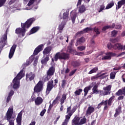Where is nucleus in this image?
Masks as SVG:
<instances>
[{"instance_id": "obj_60", "label": "nucleus", "mask_w": 125, "mask_h": 125, "mask_svg": "<svg viewBox=\"0 0 125 125\" xmlns=\"http://www.w3.org/2000/svg\"><path fill=\"white\" fill-rule=\"evenodd\" d=\"M11 99V96L8 95L7 97V100H6V102H7V103H8V102H9V101H10Z\"/></svg>"}, {"instance_id": "obj_37", "label": "nucleus", "mask_w": 125, "mask_h": 125, "mask_svg": "<svg viewBox=\"0 0 125 125\" xmlns=\"http://www.w3.org/2000/svg\"><path fill=\"white\" fill-rule=\"evenodd\" d=\"M58 99H59V97H57L55 100H54V101L53 102V104H50L49 107V109H51L52 108V107L53 106V105H55V104L56 103H57V100H58Z\"/></svg>"}, {"instance_id": "obj_3", "label": "nucleus", "mask_w": 125, "mask_h": 125, "mask_svg": "<svg viewBox=\"0 0 125 125\" xmlns=\"http://www.w3.org/2000/svg\"><path fill=\"white\" fill-rule=\"evenodd\" d=\"M86 122V118H85V117H75L72 121V123L73 125H84Z\"/></svg>"}, {"instance_id": "obj_55", "label": "nucleus", "mask_w": 125, "mask_h": 125, "mask_svg": "<svg viewBox=\"0 0 125 125\" xmlns=\"http://www.w3.org/2000/svg\"><path fill=\"white\" fill-rule=\"evenodd\" d=\"M10 7L11 9H12L13 11L17 10V6H11Z\"/></svg>"}, {"instance_id": "obj_32", "label": "nucleus", "mask_w": 125, "mask_h": 125, "mask_svg": "<svg viewBox=\"0 0 125 125\" xmlns=\"http://www.w3.org/2000/svg\"><path fill=\"white\" fill-rule=\"evenodd\" d=\"M92 86V84H91L89 86L86 87L84 89V96H86V94H87V93L88 92V91L90 90V88H91Z\"/></svg>"}, {"instance_id": "obj_24", "label": "nucleus", "mask_w": 125, "mask_h": 125, "mask_svg": "<svg viewBox=\"0 0 125 125\" xmlns=\"http://www.w3.org/2000/svg\"><path fill=\"white\" fill-rule=\"evenodd\" d=\"M93 112H94V107L92 106H89L87 109L86 114L90 115L92 113H93Z\"/></svg>"}, {"instance_id": "obj_5", "label": "nucleus", "mask_w": 125, "mask_h": 125, "mask_svg": "<svg viewBox=\"0 0 125 125\" xmlns=\"http://www.w3.org/2000/svg\"><path fill=\"white\" fill-rule=\"evenodd\" d=\"M114 98V97H111L108 101H105L104 102L103 101L102 102H101V103H100L97 107L98 109H99V108H100V107H101L102 105H105V106L104 107V110H106V109H107L108 108V106H107V104H108V105L109 106H111V105L112 104V100Z\"/></svg>"}, {"instance_id": "obj_14", "label": "nucleus", "mask_w": 125, "mask_h": 125, "mask_svg": "<svg viewBox=\"0 0 125 125\" xmlns=\"http://www.w3.org/2000/svg\"><path fill=\"white\" fill-rule=\"evenodd\" d=\"M22 115H23V112H22V111H21L18 115L16 120L17 123L19 125H21V124H22Z\"/></svg>"}, {"instance_id": "obj_38", "label": "nucleus", "mask_w": 125, "mask_h": 125, "mask_svg": "<svg viewBox=\"0 0 125 125\" xmlns=\"http://www.w3.org/2000/svg\"><path fill=\"white\" fill-rule=\"evenodd\" d=\"M67 114H68L67 115V116H69V113H70L71 114H72V115H73V113H74L75 112V111H76L75 109H72V110H71V106L68 107L67 108Z\"/></svg>"}, {"instance_id": "obj_9", "label": "nucleus", "mask_w": 125, "mask_h": 125, "mask_svg": "<svg viewBox=\"0 0 125 125\" xmlns=\"http://www.w3.org/2000/svg\"><path fill=\"white\" fill-rule=\"evenodd\" d=\"M54 71H55L54 67H51L49 68L47 72V76L45 81H48V80L51 78V76L53 75V74H54Z\"/></svg>"}, {"instance_id": "obj_36", "label": "nucleus", "mask_w": 125, "mask_h": 125, "mask_svg": "<svg viewBox=\"0 0 125 125\" xmlns=\"http://www.w3.org/2000/svg\"><path fill=\"white\" fill-rule=\"evenodd\" d=\"M114 4H115V2L113 1L111 2L106 5L105 9H110V8H112V7L114 6Z\"/></svg>"}, {"instance_id": "obj_20", "label": "nucleus", "mask_w": 125, "mask_h": 125, "mask_svg": "<svg viewBox=\"0 0 125 125\" xmlns=\"http://www.w3.org/2000/svg\"><path fill=\"white\" fill-rule=\"evenodd\" d=\"M42 101H43L42 98V97H38L35 99V103L36 105H41V104L42 103Z\"/></svg>"}, {"instance_id": "obj_11", "label": "nucleus", "mask_w": 125, "mask_h": 125, "mask_svg": "<svg viewBox=\"0 0 125 125\" xmlns=\"http://www.w3.org/2000/svg\"><path fill=\"white\" fill-rule=\"evenodd\" d=\"M53 88V81H51L49 82L47 85V88L46 90V94H49V92L51 91V89Z\"/></svg>"}, {"instance_id": "obj_33", "label": "nucleus", "mask_w": 125, "mask_h": 125, "mask_svg": "<svg viewBox=\"0 0 125 125\" xmlns=\"http://www.w3.org/2000/svg\"><path fill=\"white\" fill-rule=\"evenodd\" d=\"M125 4V0H121L118 2V8H121L122 7V5H124Z\"/></svg>"}, {"instance_id": "obj_59", "label": "nucleus", "mask_w": 125, "mask_h": 125, "mask_svg": "<svg viewBox=\"0 0 125 125\" xmlns=\"http://www.w3.org/2000/svg\"><path fill=\"white\" fill-rule=\"evenodd\" d=\"M13 94H14V91H13V90H11L10 92L9 93V96H12V95H13Z\"/></svg>"}, {"instance_id": "obj_49", "label": "nucleus", "mask_w": 125, "mask_h": 125, "mask_svg": "<svg viewBox=\"0 0 125 125\" xmlns=\"http://www.w3.org/2000/svg\"><path fill=\"white\" fill-rule=\"evenodd\" d=\"M94 32L96 33L97 35H99V34H100V30H99V29H98L97 27L95 28Z\"/></svg>"}, {"instance_id": "obj_57", "label": "nucleus", "mask_w": 125, "mask_h": 125, "mask_svg": "<svg viewBox=\"0 0 125 125\" xmlns=\"http://www.w3.org/2000/svg\"><path fill=\"white\" fill-rule=\"evenodd\" d=\"M65 84H66V81H65V80H62V87H64Z\"/></svg>"}, {"instance_id": "obj_7", "label": "nucleus", "mask_w": 125, "mask_h": 125, "mask_svg": "<svg viewBox=\"0 0 125 125\" xmlns=\"http://www.w3.org/2000/svg\"><path fill=\"white\" fill-rule=\"evenodd\" d=\"M43 89V85H42V82L39 81L34 88V92H36L37 93L41 92V91H42Z\"/></svg>"}, {"instance_id": "obj_30", "label": "nucleus", "mask_w": 125, "mask_h": 125, "mask_svg": "<svg viewBox=\"0 0 125 125\" xmlns=\"http://www.w3.org/2000/svg\"><path fill=\"white\" fill-rule=\"evenodd\" d=\"M66 98L67 95H66L65 94H63L62 95V98L61 99V105H62L64 104V102H65V100H66Z\"/></svg>"}, {"instance_id": "obj_15", "label": "nucleus", "mask_w": 125, "mask_h": 125, "mask_svg": "<svg viewBox=\"0 0 125 125\" xmlns=\"http://www.w3.org/2000/svg\"><path fill=\"white\" fill-rule=\"evenodd\" d=\"M35 78V74L33 73H27L26 75V81H33Z\"/></svg>"}, {"instance_id": "obj_25", "label": "nucleus", "mask_w": 125, "mask_h": 125, "mask_svg": "<svg viewBox=\"0 0 125 125\" xmlns=\"http://www.w3.org/2000/svg\"><path fill=\"white\" fill-rule=\"evenodd\" d=\"M71 116H72V113H69V115L66 116V119L64 122L62 123V125H67V123H68V121H69L70 118H71Z\"/></svg>"}, {"instance_id": "obj_31", "label": "nucleus", "mask_w": 125, "mask_h": 125, "mask_svg": "<svg viewBox=\"0 0 125 125\" xmlns=\"http://www.w3.org/2000/svg\"><path fill=\"white\" fill-rule=\"evenodd\" d=\"M115 27V23H113L112 25H107L103 28V31H106L108 29H112Z\"/></svg>"}, {"instance_id": "obj_19", "label": "nucleus", "mask_w": 125, "mask_h": 125, "mask_svg": "<svg viewBox=\"0 0 125 125\" xmlns=\"http://www.w3.org/2000/svg\"><path fill=\"white\" fill-rule=\"evenodd\" d=\"M85 42V39L83 37H82L81 38H78L77 40V43L76 44V46H78L79 44H81V43H83Z\"/></svg>"}, {"instance_id": "obj_29", "label": "nucleus", "mask_w": 125, "mask_h": 125, "mask_svg": "<svg viewBox=\"0 0 125 125\" xmlns=\"http://www.w3.org/2000/svg\"><path fill=\"white\" fill-rule=\"evenodd\" d=\"M66 22L65 21H62V23L59 25V30L60 32V33L62 32V30H63L64 28V26L66 25Z\"/></svg>"}, {"instance_id": "obj_53", "label": "nucleus", "mask_w": 125, "mask_h": 125, "mask_svg": "<svg viewBox=\"0 0 125 125\" xmlns=\"http://www.w3.org/2000/svg\"><path fill=\"white\" fill-rule=\"evenodd\" d=\"M77 71V69H74L73 70H72L70 73L69 76L70 77H71V76H73V75H74V74H75V73H76V71Z\"/></svg>"}, {"instance_id": "obj_18", "label": "nucleus", "mask_w": 125, "mask_h": 125, "mask_svg": "<svg viewBox=\"0 0 125 125\" xmlns=\"http://www.w3.org/2000/svg\"><path fill=\"white\" fill-rule=\"evenodd\" d=\"M68 18H69V13L67 11H66L63 14L62 19L63 21H62L65 22L67 23V21H69Z\"/></svg>"}, {"instance_id": "obj_10", "label": "nucleus", "mask_w": 125, "mask_h": 125, "mask_svg": "<svg viewBox=\"0 0 125 125\" xmlns=\"http://www.w3.org/2000/svg\"><path fill=\"white\" fill-rule=\"evenodd\" d=\"M17 47V45L15 44H14L11 47L9 53V59H11L13 57V55H14V53L15 52V50L16 49Z\"/></svg>"}, {"instance_id": "obj_43", "label": "nucleus", "mask_w": 125, "mask_h": 125, "mask_svg": "<svg viewBox=\"0 0 125 125\" xmlns=\"http://www.w3.org/2000/svg\"><path fill=\"white\" fill-rule=\"evenodd\" d=\"M83 91V89H79L75 92V95H80V93Z\"/></svg>"}, {"instance_id": "obj_35", "label": "nucleus", "mask_w": 125, "mask_h": 125, "mask_svg": "<svg viewBox=\"0 0 125 125\" xmlns=\"http://www.w3.org/2000/svg\"><path fill=\"white\" fill-rule=\"evenodd\" d=\"M99 93H100V96H105V95H108L109 94V92H105L103 91V90H100L99 91Z\"/></svg>"}, {"instance_id": "obj_45", "label": "nucleus", "mask_w": 125, "mask_h": 125, "mask_svg": "<svg viewBox=\"0 0 125 125\" xmlns=\"http://www.w3.org/2000/svg\"><path fill=\"white\" fill-rule=\"evenodd\" d=\"M115 77H116V72H111L110 74V79L114 80V79H115Z\"/></svg>"}, {"instance_id": "obj_28", "label": "nucleus", "mask_w": 125, "mask_h": 125, "mask_svg": "<svg viewBox=\"0 0 125 125\" xmlns=\"http://www.w3.org/2000/svg\"><path fill=\"white\" fill-rule=\"evenodd\" d=\"M122 107L121 106H119L118 108L116 109V113L114 114V117H118V115L119 114H121L122 113Z\"/></svg>"}, {"instance_id": "obj_22", "label": "nucleus", "mask_w": 125, "mask_h": 125, "mask_svg": "<svg viewBox=\"0 0 125 125\" xmlns=\"http://www.w3.org/2000/svg\"><path fill=\"white\" fill-rule=\"evenodd\" d=\"M112 88V85H109L106 87H104L103 89L105 92H109L108 95L111 93V89Z\"/></svg>"}, {"instance_id": "obj_26", "label": "nucleus", "mask_w": 125, "mask_h": 125, "mask_svg": "<svg viewBox=\"0 0 125 125\" xmlns=\"http://www.w3.org/2000/svg\"><path fill=\"white\" fill-rule=\"evenodd\" d=\"M49 61V57L48 56H47L45 58H43L42 60L41 61L42 63V65H45L46 63H47V61Z\"/></svg>"}, {"instance_id": "obj_44", "label": "nucleus", "mask_w": 125, "mask_h": 125, "mask_svg": "<svg viewBox=\"0 0 125 125\" xmlns=\"http://www.w3.org/2000/svg\"><path fill=\"white\" fill-rule=\"evenodd\" d=\"M118 34V31L116 30H113L111 32V37H116Z\"/></svg>"}, {"instance_id": "obj_4", "label": "nucleus", "mask_w": 125, "mask_h": 125, "mask_svg": "<svg viewBox=\"0 0 125 125\" xmlns=\"http://www.w3.org/2000/svg\"><path fill=\"white\" fill-rule=\"evenodd\" d=\"M69 58V55L62 53L60 54V53H57L55 56L54 59L55 61H57L58 59H68Z\"/></svg>"}, {"instance_id": "obj_64", "label": "nucleus", "mask_w": 125, "mask_h": 125, "mask_svg": "<svg viewBox=\"0 0 125 125\" xmlns=\"http://www.w3.org/2000/svg\"><path fill=\"white\" fill-rule=\"evenodd\" d=\"M81 4H82V0H78L77 6H79V5H81Z\"/></svg>"}, {"instance_id": "obj_61", "label": "nucleus", "mask_w": 125, "mask_h": 125, "mask_svg": "<svg viewBox=\"0 0 125 125\" xmlns=\"http://www.w3.org/2000/svg\"><path fill=\"white\" fill-rule=\"evenodd\" d=\"M16 1V0H11L9 2V4L10 5H11V4H13V3H14V2H15V1Z\"/></svg>"}, {"instance_id": "obj_54", "label": "nucleus", "mask_w": 125, "mask_h": 125, "mask_svg": "<svg viewBox=\"0 0 125 125\" xmlns=\"http://www.w3.org/2000/svg\"><path fill=\"white\" fill-rule=\"evenodd\" d=\"M45 112H46V110L45 109H43L40 113V116H41V117H42L44 114L45 113Z\"/></svg>"}, {"instance_id": "obj_42", "label": "nucleus", "mask_w": 125, "mask_h": 125, "mask_svg": "<svg viewBox=\"0 0 125 125\" xmlns=\"http://www.w3.org/2000/svg\"><path fill=\"white\" fill-rule=\"evenodd\" d=\"M77 17V13H75L73 16L71 17V20L72 21L73 24L75 23V21L76 20V18Z\"/></svg>"}, {"instance_id": "obj_27", "label": "nucleus", "mask_w": 125, "mask_h": 125, "mask_svg": "<svg viewBox=\"0 0 125 125\" xmlns=\"http://www.w3.org/2000/svg\"><path fill=\"white\" fill-rule=\"evenodd\" d=\"M86 10V9L85 8V6L84 5H82L79 8V13H83Z\"/></svg>"}, {"instance_id": "obj_58", "label": "nucleus", "mask_w": 125, "mask_h": 125, "mask_svg": "<svg viewBox=\"0 0 125 125\" xmlns=\"http://www.w3.org/2000/svg\"><path fill=\"white\" fill-rule=\"evenodd\" d=\"M38 59H39V58H35V60L34 61V63L33 64L34 66H36L37 65V63H38Z\"/></svg>"}, {"instance_id": "obj_34", "label": "nucleus", "mask_w": 125, "mask_h": 125, "mask_svg": "<svg viewBox=\"0 0 125 125\" xmlns=\"http://www.w3.org/2000/svg\"><path fill=\"white\" fill-rule=\"evenodd\" d=\"M92 29L90 27H87L83 29V31H80L78 32L77 34H83V33H86V32H89V31H91Z\"/></svg>"}, {"instance_id": "obj_56", "label": "nucleus", "mask_w": 125, "mask_h": 125, "mask_svg": "<svg viewBox=\"0 0 125 125\" xmlns=\"http://www.w3.org/2000/svg\"><path fill=\"white\" fill-rule=\"evenodd\" d=\"M36 96L35 95V94H33L32 97H31V101H35L36 100Z\"/></svg>"}, {"instance_id": "obj_23", "label": "nucleus", "mask_w": 125, "mask_h": 125, "mask_svg": "<svg viewBox=\"0 0 125 125\" xmlns=\"http://www.w3.org/2000/svg\"><path fill=\"white\" fill-rule=\"evenodd\" d=\"M40 30V27L39 26L34 27L31 30L29 34V35H32L33 34H35V33H37V31Z\"/></svg>"}, {"instance_id": "obj_39", "label": "nucleus", "mask_w": 125, "mask_h": 125, "mask_svg": "<svg viewBox=\"0 0 125 125\" xmlns=\"http://www.w3.org/2000/svg\"><path fill=\"white\" fill-rule=\"evenodd\" d=\"M92 90L94 94H97V93H98L99 92L98 90L97 89V85L94 86Z\"/></svg>"}, {"instance_id": "obj_17", "label": "nucleus", "mask_w": 125, "mask_h": 125, "mask_svg": "<svg viewBox=\"0 0 125 125\" xmlns=\"http://www.w3.org/2000/svg\"><path fill=\"white\" fill-rule=\"evenodd\" d=\"M114 49H122L123 50H125V45H123L120 43H116L114 46Z\"/></svg>"}, {"instance_id": "obj_41", "label": "nucleus", "mask_w": 125, "mask_h": 125, "mask_svg": "<svg viewBox=\"0 0 125 125\" xmlns=\"http://www.w3.org/2000/svg\"><path fill=\"white\" fill-rule=\"evenodd\" d=\"M98 70V68L97 67H95L91 71H89V74H93V73H96Z\"/></svg>"}, {"instance_id": "obj_13", "label": "nucleus", "mask_w": 125, "mask_h": 125, "mask_svg": "<svg viewBox=\"0 0 125 125\" xmlns=\"http://www.w3.org/2000/svg\"><path fill=\"white\" fill-rule=\"evenodd\" d=\"M44 45L43 44L39 45L34 50V55H37L39 52H41V51L42 50V47H43Z\"/></svg>"}, {"instance_id": "obj_52", "label": "nucleus", "mask_w": 125, "mask_h": 125, "mask_svg": "<svg viewBox=\"0 0 125 125\" xmlns=\"http://www.w3.org/2000/svg\"><path fill=\"white\" fill-rule=\"evenodd\" d=\"M67 50L68 52H70V53L74 51V50L72 48L71 46H68Z\"/></svg>"}, {"instance_id": "obj_46", "label": "nucleus", "mask_w": 125, "mask_h": 125, "mask_svg": "<svg viewBox=\"0 0 125 125\" xmlns=\"http://www.w3.org/2000/svg\"><path fill=\"white\" fill-rule=\"evenodd\" d=\"M63 70H64L63 71H62V74H63L64 72L65 74H68V73L70 72V69L68 68L64 69Z\"/></svg>"}, {"instance_id": "obj_21", "label": "nucleus", "mask_w": 125, "mask_h": 125, "mask_svg": "<svg viewBox=\"0 0 125 125\" xmlns=\"http://www.w3.org/2000/svg\"><path fill=\"white\" fill-rule=\"evenodd\" d=\"M51 47H47L44 49L43 51L44 57L45 56V55H46V54H49L50 51H51Z\"/></svg>"}, {"instance_id": "obj_12", "label": "nucleus", "mask_w": 125, "mask_h": 125, "mask_svg": "<svg viewBox=\"0 0 125 125\" xmlns=\"http://www.w3.org/2000/svg\"><path fill=\"white\" fill-rule=\"evenodd\" d=\"M102 55V60H109L111 59V57L113 56V53L111 52L106 53V54L103 53Z\"/></svg>"}, {"instance_id": "obj_63", "label": "nucleus", "mask_w": 125, "mask_h": 125, "mask_svg": "<svg viewBox=\"0 0 125 125\" xmlns=\"http://www.w3.org/2000/svg\"><path fill=\"white\" fill-rule=\"evenodd\" d=\"M116 29H122V25L121 24L116 25Z\"/></svg>"}, {"instance_id": "obj_48", "label": "nucleus", "mask_w": 125, "mask_h": 125, "mask_svg": "<svg viewBox=\"0 0 125 125\" xmlns=\"http://www.w3.org/2000/svg\"><path fill=\"white\" fill-rule=\"evenodd\" d=\"M5 1H6V0H0V7H1L5 3Z\"/></svg>"}, {"instance_id": "obj_1", "label": "nucleus", "mask_w": 125, "mask_h": 125, "mask_svg": "<svg viewBox=\"0 0 125 125\" xmlns=\"http://www.w3.org/2000/svg\"><path fill=\"white\" fill-rule=\"evenodd\" d=\"M36 19L34 18H32L28 20L24 23H21V28H17L16 30V34H18L20 37H22L25 36L26 33L25 28L27 29L31 27V25L33 24V22L35 21Z\"/></svg>"}, {"instance_id": "obj_47", "label": "nucleus", "mask_w": 125, "mask_h": 125, "mask_svg": "<svg viewBox=\"0 0 125 125\" xmlns=\"http://www.w3.org/2000/svg\"><path fill=\"white\" fill-rule=\"evenodd\" d=\"M105 8V5L103 4L102 5L100 6V10H99V12H101L103 10H104Z\"/></svg>"}, {"instance_id": "obj_51", "label": "nucleus", "mask_w": 125, "mask_h": 125, "mask_svg": "<svg viewBox=\"0 0 125 125\" xmlns=\"http://www.w3.org/2000/svg\"><path fill=\"white\" fill-rule=\"evenodd\" d=\"M114 46H115V45H112L111 43L107 44V48H108V49H112V48H114Z\"/></svg>"}, {"instance_id": "obj_8", "label": "nucleus", "mask_w": 125, "mask_h": 125, "mask_svg": "<svg viewBox=\"0 0 125 125\" xmlns=\"http://www.w3.org/2000/svg\"><path fill=\"white\" fill-rule=\"evenodd\" d=\"M34 2H36V3H40L41 2V0H30L28 3L26 5V7L24 8L25 10H30L32 9V5Z\"/></svg>"}, {"instance_id": "obj_2", "label": "nucleus", "mask_w": 125, "mask_h": 125, "mask_svg": "<svg viewBox=\"0 0 125 125\" xmlns=\"http://www.w3.org/2000/svg\"><path fill=\"white\" fill-rule=\"evenodd\" d=\"M24 76L25 73H24V71L21 70L13 79L11 85L8 86V89L10 90L13 88L14 89L17 90V89L20 87V80L24 77Z\"/></svg>"}, {"instance_id": "obj_40", "label": "nucleus", "mask_w": 125, "mask_h": 125, "mask_svg": "<svg viewBox=\"0 0 125 125\" xmlns=\"http://www.w3.org/2000/svg\"><path fill=\"white\" fill-rule=\"evenodd\" d=\"M33 60H34V58H33V57H31L29 58V60L27 61L26 62L27 65H30V64H31L32 62H33Z\"/></svg>"}, {"instance_id": "obj_16", "label": "nucleus", "mask_w": 125, "mask_h": 125, "mask_svg": "<svg viewBox=\"0 0 125 125\" xmlns=\"http://www.w3.org/2000/svg\"><path fill=\"white\" fill-rule=\"evenodd\" d=\"M106 73H103L102 74H98L96 76L92 77V80H96V79H105L108 75H105Z\"/></svg>"}, {"instance_id": "obj_62", "label": "nucleus", "mask_w": 125, "mask_h": 125, "mask_svg": "<svg viewBox=\"0 0 125 125\" xmlns=\"http://www.w3.org/2000/svg\"><path fill=\"white\" fill-rule=\"evenodd\" d=\"M123 55H125V52L119 54L117 56L118 57H120L121 56H123Z\"/></svg>"}, {"instance_id": "obj_50", "label": "nucleus", "mask_w": 125, "mask_h": 125, "mask_svg": "<svg viewBox=\"0 0 125 125\" xmlns=\"http://www.w3.org/2000/svg\"><path fill=\"white\" fill-rule=\"evenodd\" d=\"M78 49L81 51H83V50H84V49H85V47L84 46H81L78 47Z\"/></svg>"}, {"instance_id": "obj_6", "label": "nucleus", "mask_w": 125, "mask_h": 125, "mask_svg": "<svg viewBox=\"0 0 125 125\" xmlns=\"http://www.w3.org/2000/svg\"><path fill=\"white\" fill-rule=\"evenodd\" d=\"M7 36L4 34L0 40V49H2L4 46L7 44Z\"/></svg>"}]
</instances>
